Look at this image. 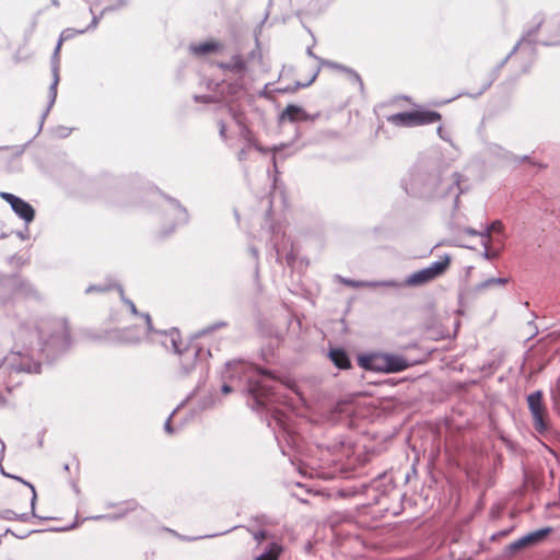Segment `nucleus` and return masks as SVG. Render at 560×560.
<instances>
[{"label":"nucleus","mask_w":560,"mask_h":560,"mask_svg":"<svg viewBox=\"0 0 560 560\" xmlns=\"http://www.w3.org/2000/svg\"><path fill=\"white\" fill-rule=\"evenodd\" d=\"M339 445L342 451L341 456H347L349 458L351 453L350 444L346 441H340Z\"/></svg>","instance_id":"nucleus-63"},{"label":"nucleus","mask_w":560,"mask_h":560,"mask_svg":"<svg viewBox=\"0 0 560 560\" xmlns=\"http://www.w3.org/2000/svg\"><path fill=\"white\" fill-rule=\"evenodd\" d=\"M222 105L228 109L229 115L235 121L237 127H241L242 125L246 124L244 118V112L240 107L235 106L230 101L222 103Z\"/></svg>","instance_id":"nucleus-33"},{"label":"nucleus","mask_w":560,"mask_h":560,"mask_svg":"<svg viewBox=\"0 0 560 560\" xmlns=\"http://www.w3.org/2000/svg\"><path fill=\"white\" fill-rule=\"evenodd\" d=\"M452 256L444 254L440 259L431 262L427 268L430 271L433 279L442 277L451 267Z\"/></svg>","instance_id":"nucleus-26"},{"label":"nucleus","mask_w":560,"mask_h":560,"mask_svg":"<svg viewBox=\"0 0 560 560\" xmlns=\"http://www.w3.org/2000/svg\"><path fill=\"white\" fill-rule=\"evenodd\" d=\"M138 503L135 501V500H129V501H126L124 503H121L119 505V509L116 513L114 514H110V515H96V516H93L91 517L92 520H120L125 515H127L130 511H133L136 510Z\"/></svg>","instance_id":"nucleus-29"},{"label":"nucleus","mask_w":560,"mask_h":560,"mask_svg":"<svg viewBox=\"0 0 560 560\" xmlns=\"http://www.w3.org/2000/svg\"><path fill=\"white\" fill-rule=\"evenodd\" d=\"M508 62V58H503L488 74V80L487 82L483 83V85L476 92V93H467V92H462L459 94H457L456 96L447 100V101H444L442 102L441 104H445V103H450L452 102L453 100L457 98V97H460V96H464V95H467L471 98H478L479 96H481L492 84L493 82L499 78L500 75V72L501 70L503 69V67L506 65Z\"/></svg>","instance_id":"nucleus-17"},{"label":"nucleus","mask_w":560,"mask_h":560,"mask_svg":"<svg viewBox=\"0 0 560 560\" xmlns=\"http://www.w3.org/2000/svg\"><path fill=\"white\" fill-rule=\"evenodd\" d=\"M51 75H52V82L50 83L49 90H48V103H47L45 110L43 112V114L40 116L37 133L40 132L44 121H45L46 117L48 116L50 109L55 105L56 98H57V88H58V84L60 81V75H59V70H57L56 67H54V69H51Z\"/></svg>","instance_id":"nucleus-20"},{"label":"nucleus","mask_w":560,"mask_h":560,"mask_svg":"<svg viewBox=\"0 0 560 560\" xmlns=\"http://www.w3.org/2000/svg\"><path fill=\"white\" fill-rule=\"evenodd\" d=\"M526 402L536 432L545 436L551 434L552 428L545 402L544 392L541 389L532 392L526 396Z\"/></svg>","instance_id":"nucleus-5"},{"label":"nucleus","mask_w":560,"mask_h":560,"mask_svg":"<svg viewBox=\"0 0 560 560\" xmlns=\"http://www.w3.org/2000/svg\"><path fill=\"white\" fill-rule=\"evenodd\" d=\"M63 42L59 38L57 44H56V47L54 49V52H52V56H51V60H50V67L51 69H54V67H56L57 70H60V50H61V46H62Z\"/></svg>","instance_id":"nucleus-41"},{"label":"nucleus","mask_w":560,"mask_h":560,"mask_svg":"<svg viewBox=\"0 0 560 560\" xmlns=\"http://www.w3.org/2000/svg\"><path fill=\"white\" fill-rule=\"evenodd\" d=\"M91 338L96 341L113 345H137L141 340L140 336L133 335V329L131 327L104 330L103 332L92 335Z\"/></svg>","instance_id":"nucleus-10"},{"label":"nucleus","mask_w":560,"mask_h":560,"mask_svg":"<svg viewBox=\"0 0 560 560\" xmlns=\"http://www.w3.org/2000/svg\"><path fill=\"white\" fill-rule=\"evenodd\" d=\"M485 229H489V235H490L492 232L501 233L503 225H502L501 221L494 220V221H491L490 223L486 224Z\"/></svg>","instance_id":"nucleus-52"},{"label":"nucleus","mask_w":560,"mask_h":560,"mask_svg":"<svg viewBox=\"0 0 560 560\" xmlns=\"http://www.w3.org/2000/svg\"><path fill=\"white\" fill-rule=\"evenodd\" d=\"M221 377L223 395L233 392L228 381L237 380L243 384L242 392L246 398V405L254 411L270 415L271 420L268 425L272 429L283 455L285 452L282 441L290 447L300 446L301 435L296 427V417L292 412L294 404L278 389V386L285 382L281 373L255 362L235 359L225 363Z\"/></svg>","instance_id":"nucleus-1"},{"label":"nucleus","mask_w":560,"mask_h":560,"mask_svg":"<svg viewBox=\"0 0 560 560\" xmlns=\"http://www.w3.org/2000/svg\"><path fill=\"white\" fill-rule=\"evenodd\" d=\"M0 198L10 205L12 211L24 221L25 225H30L35 220L36 210L28 201L8 191H1Z\"/></svg>","instance_id":"nucleus-9"},{"label":"nucleus","mask_w":560,"mask_h":560,"mask_svg":"<svg viewBox=\"0 0 560 560\" xmlns=\"http://www.w3.org/2000/svg\"><path fill=\"white\" fill-rule=\"evenodd\" d=\"M268 536V532L266 529H258L253 533L254 539L259 544Z\"/></svg>","instance_id":"nucleus-59"},{"label":"nucleus","mask_w":560,"mask_h":560,"mask_svg":"<svg viewBox=\"0 0 560 560\" xmlns=\"http://www.w3.org/2000/svg\"><path fill=\"white\" fill-rule=\"evenodd\" d=\"M177 411V408L173 410V412L168 416V418L166 419V421L164 422V431L167 433V434H174L175 433V428L172 423V417L174 416V413Z\"/></svg>","instance_id":"nucleus-54"},{"label":"nucleus","mask_w":560,"mask_h":560,"mask_svg":"<svg viewBox=\"0 0 560 560\" xmlns=\"http://www.w3.org/2000/svg\"><path fill=\"white\" fill-rule=\"evenodd\" d=\"M115 285H116V289H117V290H118V292H119V295H120L121 301H122L126 305H128V306H129V310H130L131 314H133V315H139V314H140V312L138 311V308H137L136 304H135L131 300H129L128 298H126V296H125L124 289H122L121 284H115Z\"/></svg>","instance_id":"nucleus-42"},{"label":"nucleus","mask_w":560,"mask_h":560,"mask_svg":"<svg viewBox=\"0 0 560 560\" xmlns=\"http://www.w3.org/2000/svg\"><path fill=\"white\" fill-rule=\"evenodd\" d=\"M0 517L5 521H20V522H28L32 517L28 513H15L13 510H2L0 511Z\"/></svg>","instance_id":"nucleus-34"},{"label":"nucleus","mask_w":560,"mask_h":560,"mask_svg":"<svg viewBox=\"0 0 560 560\" xmlns=\"http://www.w3.org/2000/svg\"><path fill=\"white\" fill-rule=\"evenodd\" d=\"M522 44H526V43L524 40H522V38H520L516 42V44L514 45V47L511 49V51L504 58H508V61H509L511 59V57L514 56L518 51Z\"/></svg>","instance_id":"nucleus-62"},{"label":"nucleus","mask_w":560,"mask_h":560,"mask_svg":"<svg viewBox=\"0 0 560 560\" xmlns=\"http://www.w3.org/2000/svg\"><path fill=\"white\" fill-rule=\"evenodd\" d=\"M139 316H141L144 319L148 334H150V332L159 334L161 331V330H156L154 328L153 323H152V318H151L149 313H140Z\"/></svg>","instance_id":"nucleus-49"},{"label":"nucleus","mask_w":560,"mask_h":560,"mask_svg":"<svg viewBox=\"0 0 560 560\" xmlns=\"http://www.w3.org/2000/svg\"><path fill=\"white\" fill-rule=\"evenodd\" d=\"M229 323L225 320H218L203 329L197 331L187 343L183 353L179 354V374L183 377L189 376L194 370L200 369L201 372H208L206 361L211 357L210 349H206L195 342L196 339L213 332L220 328L228 327Z\"/></svg>","instance_id":"nucleus-4"},{"label":"nucleus","mask_w":560,"mask_h":560,"mask_svg":"<svg viewBox=\"0 0 560 560\" xmlns=\"http://www.w3.org/2000/svg\"><path fill=\"white\" fill-rule=\"evenodd\" d=\"M327 358L338 370H349L352 368L350 353L342 347H329Z\"/></svg>","instance_id":"nucleus-18"},{"label":"nucleus","mask_w":560,"mask_h":560,"mask_svg":"<svg viewBox=\"0 0 560 560\" xmlns=\"http://www.w3.org/2000/svg\"><path fill=\"white\" fill-rule=\"evenodd\" d=\"M272 200L269 199L268 200V209L265 213V219H264V223H262V229H266L268 230L270 233H276V226L272 222Z\"/></svg>","instance_id":"nucleus-37"},{"label":"nucleus","mask_w":560,"mask_h":560,"mask_svg":"<svg viewBox=\"0 0 560 560\" xmlns=\"http://www.w3.org/2000/svg\"><path fill=\"white\" fill-rule=\"evenodd\" d=\"M362 489L364 491L372 489L377 492L378 494L373 498V501L378 503V495H386L394 489L393 478L387 471L381 472L369 483H362Z\"/></svg>","instance_id":"nucleus-12"},{"label":"nucleus","mask_w":560,"mask_h":560,"mask_svg":"<svg viewBox=\"0 0 560 560\" xmlns=\"http://www.w3.org/2000/svg\"><path fill=\"white\" fill-rule=\"evenodd\" d=\"M16 236L21 240L25 241L30 238V229L28 225H25L23 230L15 232Z\"/></svg>","instance_id":"nucleus-64"},{"label":"nucleus","mask_w":560,"mask_h":560,"mask_svg":"<svg viewBox=\"0 0 560 560\" xmlns=\"http://www.w3.org/2000/svg\"><path fill=\"white\" fill-rule=\"evenodd\" d=\"M434 281L430 271L427 267L419 269L412 273H410L405 280L404 284L408 288H420L430 282Z\"/></svg>","instance_id":"nucleus-22"},{"label":"nucleus","mask_w":560,"mask_h":560,"mask_svg":"<svg viewBox=\"0 0 560 560\" xmlns=\"http://www.w3.org/2000/svg\"><path fill=\"white\" fill-rule=\"evenodd\" d=\"M194 101L197 103L211 104L219 102V97L208 94H195Z\"/></svg>","instance_id":"nucleus-44"},{"label":"nucleus","mask_w":560,"mask_h":560,"mask_svg":"<svg viewBox=\"0 0 560 560\" xmlns=\"http://www.w3.org/2000/svg\"><path fill=\"white\" fill-rule=\"evenodd\" d=\"M413 364L410 363L406 357L399 353L385 352L384 370L383 374H395L400 373Z\"/></svg>","instance_id":"nucleus-15"},{"label":"nucleus","mask_w":560,"mask_h":560,"mask_svg":"<svg viewBox=\"0 0 560 560\" xmlns=\"http://www.w3.org/2000/svg\"><path fill=\"white\" fill-rule=\"evenodd\" d=\"M512 530H513V527L499 530V532H497V533L491 535V540H498V539H500L502 537H505V536L510 535V533Z\"/></svg>","instance_id":"nucleus-57"},{"label":"nucleus","mask_w":560,"mask_h":560,"mask_svg":"<svg viewBox=\"0 0 560 560\" xmlns=\"http://www.w3.org/2000/svg\"><path fill=\"white\" fill-rule=\"evenodd\" d=\"M285 147H287V144H280V145H273L271 149H269V148H266V147H262L261 144H259L258 141L256 143H254V145L252 147L262 154H266L269 151L272 152L273 172L276 174L275 178H273V183L277 182V176L279 175V170H278V165H277V153Z\"/></svg>","instance_id":"nucleus-32"},{"label":"nucleus","mask_w":560,"mask_h":560,"mask_svg":"<svg viewBox=\"0 0 560 560\" xmlns=\"http://www.w3.org/2000/svg\"><path fill=\"white\" fill-rule=\"evenodd\" d=\"M11 285L15 294H20L28 299H38V292L34 285L26 279L21 278L18 273L9 275L7 285Z\"/></svg>","instance_id":"nucleus-16"},{"label":"nucleus","mask_w":560,"mask_h":560,"mask_svg":"<svg viewBox=\"0 0 560 560\" xmlns=\"http://www.w3.org/2000/svg\"><path fill=\"white\" fill-rule=\"evenodd\" d=\"M553 532L551 526L532 530L505 546V553L515 555L525 548L538 546Z\"/></svg>","instance_id":"nucleus-7"},{"label":"nucleus","mask_w":560,"mask_h":560,"mask_svg":"<svg viewBox=\"0 0 560 560\" xmlns=\"http://www.w3.org/2000/svg\"><path fill=\"white\" fill-rule=\"evenodd\" d=\"M482 245L485 247V250L482 253V256L487 259V260H491L493 257H497L499 256V252H490L488 248H487V242H482Z\"/></svg>","instance_id":"nucleus-61"},{"label":"nucleus","mask_w":560,"mask_h":560,"mask_svg":"<svg viewBox=\"0 0 560 560\" xmlns=\"http://www.w3.org/2000/svg\"><path fill=\"white\" fill-rule=\"evenodd\" d=\"M90 13L92 14V21H91V23H90V24L84 28V30H86V32H90V31H92V30H95V28L97 27V25H98V23H100L101 19L103 18V16H101V14H100V15H95V14H94V12H93V9H92V8H90Z\"/></svg>","instance_id":"nucleus-53"},{"label":"nucleus","mask_w":560,"mask_h":560,"mask_svg":"<svg viewBox=\"0 0 560 560\" xmlns=\"http://www.w3.org/2000/svg\"><path fill=\"white\" fill-rule=\"evenodd\" d=\"M532 21L534 24L529 28H527L523 32V35L521 36V38L526 44L536 45L535 36L538 34L539 30L541 28L544 21H545V16L542 13H536L533 16Z\"/></svg>","instance_id":"nucleus-25"},{"label":"nucleus","mask_w":560,"mask_h":560,"mask_svg":"<svg viewBox=\"0 0 560 560\" xmlns=\"http://www.w3.org/2000/svg\"><path fill=\"white\" fill-rule=\"evenodd\" d=\"M33 141V139L28 140L26 143L22 144V145H15V147H9V149H13L14 150V156H21L26 148L28 147V144Z\"/></svg>","instance_id":"nucleus-56"},{"label":"nucleus","mask_w":560,"mask_h":560,"mask_svg":"<svg viewBox=\"0 0 560 560\" xmlns=\"http://www.w3.org/2000/svg\"><path fill=\"white\" fill-rule=\"evenodd\" d=\"M217 67L222 70L231 71V72L237 74L241 79L245 78V74L248 70L246 61L238 54L233 55L230 62L218 61Z\"/></svg>","instance_id":"nucleus-21"},{"label":"nucleus","mask_w":560,"mask_h":560,"mask_svg":"<svg viewBox=\"0 0 560 560\" xmlns=\"http://www.w3.org/2000/svg\"><path fill=\"white\" fill-rule=\"evenodd\" d=\"M86 33V30H75V28H72V27H68V28H65L61 33H60V36L59 38L62 40V42H66V40H70L72 38H74L75 35L78 34H84Z\"/></svg>","instance_id":"nucleus-43"},{"label":"nucleus","mask_w":560,"mask_h":560,"mask_svg":"<svg viewBox=\"0 0 560 560\" xmlns=\"http://www.w3.org/2000/svg\"><path fill=\"white\" fill-rule=\"evenodd\" d=\"M384 351H364L357 354V364L369 372L382 373L384 370Z\"/></svg>","instance_id":"nucleus-11"},{"label":"nucleus","mask_w":560,"mask_h":560,"mask_svg":"<svg viewBox=\"0 0 560 560\" xmlns=\"http://www.w3.org/2000/svg\"><path fill=\"white\" fill-rule=\"evenodd\" d=\"M351 463H342L339 465L338 469H339V472L341 475V477L343 478H351L353 476V471L351 469Z\"/></svg>","instance_id":"nucleus-48"},{"label":"nucleus","mask_w":560,"mask_h":560,"mask_svg":"<svg viewBox=\"0 0 560 560\" xmlns=\"http://www.w3.org/2000/svg\"><path fill=\"white\" fill-rule=\"evenodd\" d=\"M74 526H75V524H71L69 527H51L48 530L49 532H62V530H66V529H69V528H73ZM45 530L46 529L23 530V532H19V533H12V536H14L18 539H25L28 536H31L32 534L42 533V532H45Z\"/></svg>","instance_id":"nucleus-36"},{"label":"nucleus","mask_w":560,"mask_h":560,"mask_svg":"<svg viewBox=\"0 0 560 560\" xmlns=\"http://www.w3.org/2000/svg\"><path fill=\"white\" fill-rule=\"evenodd\" d=\"M308 117L310 113H307L303 106L290 103L279 113L277 121L278 125H282L285 121L295 124L299 121H308Z\"/></svg>","instance_id":"nucleus-13"},{"label":"nucleus","mask_w":560,"mask_h":560,"mask_svg":"<svg viewBox=\"0 0 560 560\" xmlns=\"http://www.w3.org/2000/svg\"><path fill=\"white\" fill-rule=\"evenodd\" d=\"M513 158H514V160H515L516 162H518V163L528 162V163H530L532 165L537 166V167H539V168H541V170L547 167V165H546V164H544V163H539V162L532 161L529 155H523V156H521V158H518V156H513Z\"/></svg>","instance_id":"nucleus-51"},{"label":"nucleus","mask_w":560,"mask_h":560,"mask_svg":"<svg viewBox=\"0 0 560 560\" xmlns=\"http://www.w3.org/2000/svg\"><path fill=\"white\" fill-rule=\"evenodd\" d=\"M115 284H118V283L113 281V280H110V279H107V282L104 283V284H91V285H89L84 290V293L85 294H90V293H94V292L105 293V292H108L112 289H116Z\"/></svg>","instance_id":"nucleus-35"},{"label":"nucleus","mask_w":560,"mask_h":560,"mask_svg":"<svg viewBox=\"0 0 560 560\" xmlns=\"http://www.w3.org/2000/svg\"><path fill=\"white\" fill-rule=\"evenodd\" d=\"M340 279L343 284L351 287V288H355V289L369 287V282H370V281L354 280V279H350V278H340Z\"/></svg>","instance_id":"nucleus-45"},{"label":"nucleus","mask_w":560,"mask_h":560,"mask_svg":"<svg viewBox=\"0 0 560 560\" xmlns=\"http://www.w3.org/2000/svg\"><path fill=\"white\" fill-rule=\"evenodd\" d=\"M322 65L326 66V67H329L331 69H336V70L345 72L348 75V79L353 84H357L359 86L360 91H363L364 85H363L362 78L360 77V74L354 69L349 68V67H347L345 65L331 61V60H322Z\"/></svg>","instance_id":"nucleus-24"},{"label":"nucleus","mask_w":560,"mask_h":560,"mask_svg":"<svg viewBox=\"0 0 560 560\" xmlns=\"http://www.w3.org/2000/svg\"><path fill=\"white\" fill-rule=\"evenodd\" d=\"M72 346L66 318H43L35 324H21L14 334L11 351L0 361V406L7 400L3 390L11 393L21 385V373H42L43 361L51 365Z\"/></svg>","instance_id":"nucleus-2"},{"label":"nucleus","mask_w":560,"mask_h":560,"mask_svg":"<svg viewBox=\"0 0 560 560\" xmlns=\"http://www.w3.org/2000/svg\"><path fill=\"white\" fill-rule=\"evenodd\" d=\"M128 5V0H117V3L116 4H110V5H107L105 7L102 12H101V16H103L105 13L107 12H113V11H117L119 10L120 8H124Z\"/></svg>","instance_id":"nucleus-47"},{"label":"nucleus","mask_w":560,"mask_h":560,"mask_svg":"<svg viewBox=\"0 0 560 560\" xmlns=\"http://www.w3.org/2000/svg\"><path fill=\"white\" fill-rule=\"evenodd\" d=\"M72 130H73L72 128H68V127H66V126H57V127L55 128V131H54V132H55V136H56V137H58V138H60V139H65V138H67V137H69V136H70V133H71V131H72Z\"/></svg>","instance_id":"nucleus-50"},{"label":"nucleus","mask_w":560,"mask_h":560,"mask_svg":"<svg viewBox=\"0 0 560 560\" xmlns=\"http://www.w3.org/2000/svg\"><path fill=\"white\" fill-rule=\"evenodd\" d=\"M159 334L165 336L171 342L172 350L175 354L179 355L183 353L182 337L179 329L173 327L170 330H161Z\"/></svg>","instance_id":"nucleus-30"},{"label":"nucleus","mask_w":560,"mask_h":560,"mask_svg":"<svg viewBox=\"0 0 560 560\" xmlns=\"http://www.w3.org/2000/svg\"><path fill=\"white\" fill-rule=\"evenodd\" d=\"M215 400L212 396H205L200 400V408L201 409H208L211 408L214 405Z\"/></svg>","instance_id":"nucleus-55"},{"label":"nucleus","mask_w":560,"mask_h":560,"mask_svg":"<svg viewBox=\"0 0 560 560\" xmlns=\"http://www.w3.org/2000/svg\"><path fill=\"white\" fill-rule=\"evenodd\" d=\"M48 9V7H45L43 9H39L37 10L34 15L32 16V21H31V25L33 26V28H36L37 24H38V19L39 16Z\"/></svg>","instance_id":"nucleus-60"},{"label":"nucleus","mask_w":560,"mask_h":560,"mask_svg":"<svg viewBox=\"0 0 560 560\" xmlns=\"http://www.w3.org/2000/svg\"><path fill=\"white\" fill-rule=\"evenodd\" d=\"M462 175L453 174L451 180L442 177L440 161L435 156L420 158L410 168L408 176L402 178L401 186L407 195L419 199L444 198L455 192V206L459 200Z\"/></svg>","instance_id":"nucleus-3"},{"label":"nucleus","mask_w":560,"mask_h":560,"mask_svg":"<svg viewBox=\"0 0 560 560\" xmlns=\"http://www.w3.org/2000/svg\"><path fill=\"white\" fill-rule=\"evenodd\" d=\"M27 487L32 491V498H31V502H30L31 511H32L30 514L31 517H38L39 520H50V517H42L36 514L37 492H36V489L33 483H27Z\"/></svg>","instance_id":"nucleus-40"},{"label":"nucleus","mask_w":560,"mask_h":560,"mask_svg":"<svg viewBox=\"0 0 560 560\" xmlns=\"http://www.w3.org/2000/svg\"><path fill=\"white\" fill-rule=\"evenodd\" d=\"M415 110V124L416 126H424L438 122L442 119V115L433 109H429L425 107H417Z\"/></svg>","instance_id":"nucleus-23"},{"label":"nucleus","mask_w":560,"mask_h":560,"mask_svg":"<svg viewBox=\"0 0 560 560\" xmlns=\"http://www.w3.org/2000/svg\"><path fill=\"white\" fill-rule=\"evenodd\" d=\"M464 233L470 236H480L482 238L489 236V229H483L481 231H478L474 228L467 226L464 229Z\"/></svg>","instance_id":"nucleus-46"},{"label":"nucleus","mask_w":560,"mask_h":560,"mask_svg":"<svg viewBox=\"0 0 560 560\" xmlns=\"http://www.w3.org/2000/svg\"><path fill=\"white\" fill-rule=\"evenodd\" d=\"M318 73H319V68L316 69V71L313 73V75L311 77V79L308 81H306V82L295 81L293 84H290L285 88L277 89L276 92L293 94V93L298 92L300 89L310 86L316 80V78L318 77Z\"/></svg>","instance_id":"nucleus-31"},{"label":"nucleus","mask_w":560,"mask_h":560,"mask_svg":"<svg viewBox=\"0 0 560 560\" xmlns=\"http://www.w3.org/2000/svg\"><path fill=\"white\" fill-rule=\"evenodd\" d=\"M238 130H240V136L242 137V139L246 142V144L249 148H252L254 145V143L257 142L253 131L249 129V127L246 124L238 127Z\"/></svg>","instance_id":"nucleus-38"},{"label":"nucleus","mask_w":560,"mask_h":560,"mask_svg":"<svg viewBox=\"0 0 560 560\" xmlns=\"http://www.w3.org/2000/svg\"><path fill=\"white\" fill-rule=\"evenodd\" d=\"M509 282V278L498 277V278H488L480 283H478L475 288H464L458 292V308L456 313L458 315H464L465 310L468 307L470 301L475 298L476 293L492 288L494 285H505Z\"/></svg>","instance_id":"nucleus-8"},{"label":"nucleus","mask_w":560,"mask_h":560,"mask_svg":"<svg viewBox=\"0 0 560 560\" xmlns=\"http://www.w3.org/2000/svg\"><path fill=\"white\" fill-rule=\"evenodd\" d=\"M369 287H386V288L399 289V288H404L406 285L404 284V281L390 279V280H382V281H370Z\"/></svg>","instance_id":"nucleus-39"},{"label":"nucleus","mask_w":560,"mask_h":560,"mask_svg":"<svg viewBox=\"0 0 560 560\" xmlns=\"http://www.w3.org/2000/svg\"><path fill=\"white\" fill-rule=\"evenodd\" d=\"M222 49V44L215 39H207L200 43H192L189 45V51L195 57H206L217 54Z\"/></svg>","instance_id":"nucleus-19"},{"label":"nucleus","mask_w":560,"mask_h":560,"mask_svg":"<svg viewBox=\"0 0 560 560\" xmlns=\"http://www.w3.org/2000/svg\"><path fill=\"white\" fill-rule=\"evenodd\" d=\"M387 121L397 127H416L415 110H404L387 117Z\"/></svg>","instance_id":"nucleus-27"},{"label":"nucleus","mask_w":560,"mask_h":560,"mask_svg":"<svg viewBox=\"0 0 560 560\" xmlns=\"http://www.w3.org/2000/svg\"><path fill=\"white\" fill-rule=\"evenodd\" d=\"M244 79H241L238 77L237 80L233 82L225 83V81H222L217 84V90H220V96L219 102L225 103L226 101H230L233 103L234 101L240 98L241 93L244 91Z\"/></svg>","instance_id":"nucleus-14"},{"label":"nucleus","mask_w":560,"mask_h":560,"mask_svg":"<svg viewBox=\"0 0 560 560\" xmlns=\"http://www.w3.org/2000/svg\"><path fill=\"white\" fill-rule=\"evenodd\" d=\"M148 195L150 197L160 196L167 203L173 212V222L170 226L161 230L160 234L162 238L171 236L177 226H185L190 222V215L187 208L176 198L163 192L158 187H151Z\"/></svg>","instance_id":"nucleus-6"},{"label":"nucleus","mask_w":560,"mask_h":560,"mask_svg":"<svg viewBox=\"0 0 560 560\" xmlns=\"http://www.w3.org/2000/svg\"><path fill=\"white\" fill-rule=\"evenodd\" d=\"M282 552V544L277 540H271L254 560H278Z\"/></svg>","instance_id":"nucleus-28"},{"label":"nucleus","mask_w":560,"mask_h":560,"mask_svg":"<svg viewBox=\"0 0 560 560\" xmlns=\"http://www.w3.org/2000/svg\"><path fill=\"white\" fill-rule=\"evenodd\" d=\"M256 48L253 49L249 54H248V59L249 60H254L255 58H260L261 57V52H260V45H259V40L258 38L256 37Z\"/></svg>","instance_id":"nucleus-58"}]
</instances>
